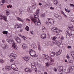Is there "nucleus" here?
<instances>
[{"instance_id": "17", "label": "nucleus", "mask_w": 74, "mask_h": 74, "mask_svg": "<svg viewBox=\"0 0 74 74\" xmlns=\"http://www.w3.org/2000/svg\"><path fill=\"white\" fill-rule=\"evenodd\" d=\"M68 30H73V27L72 25H70L67 28Z\"/></svg>"}, {"instance_id": "18", "label": "nucleus", "mask_w": 74, "mask_h": 74, "mask_svg": "<svg viewBox=\"0 0 74 74\" xmlns=\"http://www.w3.org/2000/svg\"><path fill=\"white\" fill-rule=\"evenodd\" d=\"M71 30H69V31H67L66 32V34H68L69 36H70V35H71Z\"/></svg>"}, {"instance_id": "47", "label": "nucleus", "mask_w": 74, "mask_h": 74, "mask_svg": "<svg viewBox=\"0 0 74 74\" xmlns=\"http://www.w3.org/2000/svg\"><path fill=\"white\" fill-rule=\"evenodd\" d=\"M6 15H8L10 14V12H9V11L7 10L6 11Z\"/></svg>"}, {"instance_id": "5", "label": "nucleus", "mask_w": 74, "mask_h": 74, "mask_svg": "<svg viewBox=\"0 0 74 74\" xmlns=\"http://www.w3.org/2000/svg\"><path fill=\"white\" fill-rule=\"evenodd\" d=\"M9 56L10 58H12L13 59H16L17 56L16 54H14L12 53H11V54L9 55Z\"/></svg>"}, {"instance_id": "56", "label": "nucleus", "mask_w": 74, "mask_h": 74, "mask_svg": "<svg viewBox=\"0 0 74 74\" xmlns=\"http://www.w3.org/2000/svg\"><path fill=\"white\" fill-rule=\"evenodd\" d=\"M70 6H71V7H74V5L73 4H70Z\"/></svg>"}, {"instance_id": "27", "label": "nucleus", "mask_w": 74, "mask_h": 74, "mask_svg": "<svg viewBox=\"0 0 74 74\" xmlns=\"http://www.w3.org/2000/svg\"><path fill=\"white\" fill-rule=\"evenodd\" d=\"M58 46H59V47H60L61 45L62 46L63 45L62 44V43L60 42V41H59V42H58Z\"/></svg>"}, {"instance_id": "22", "label": "nucleus", "mask_w": 74, "mask_h": 74, "mask_svg": "<svg viewBox=\"0 0 74 74\" xmlns=\"http://www.w3.org/2000/svg\"><path fill=\"white\" fill-rule=\"evenodd\" d=\"M23 58L27 62L29 60V58H28V57H23Z\"/></svg>"}, {"instance_id": "12", "label": "nucleus", "mask_w": 74, "mask_h": 74, "mask_svg": "<svg viewBox=\"0 0 74 74\" xmlns=\"http://www.w3.org/2000/svg\"><path fill=\"white\" fill-rule=\"evenodd\" d=\"M7 42H8L9 44H13V42H14V40H11L10 39H7Z\"/></svg>"}, {"instance_id": "43", "label": "nucleus", "mask_w": 74, "mask_h": 74, "mask_svg": "<svg viewBox=\"0 0 74 74\" xmlns=\"http://www.w3.org/2000/svg\"><path fill=\"white\" fill-rule=\"evenodd\" d=\"M32 66H36V64H35L34 62H33L32 63Z\"/></svg>"}, {"instance_id": "26", "label": "nucleus", "mask_w": 74, "mask_h": 74, "mask_svg": "<svg viewBox=\"0 0 74 74\" xmlns=\"http://www.w3.org/2000/svg\"><path fill=\"white\" fill-rule=\"evenodd\" d=\"M21 37L25 41H26L27 40V38H26V37L25 36H21Z\"/></svg>"}, {"instance_id": "54", "label": "nucleus", "mask_w": 74, "mask_h": 74, "mask_svg": "<svg viewBox=\"0 0 74 74\" xmlns=\"http://www.w3.org/2000/svg\"><path fill=\"white\" fill-rule=\"evenodd\" d=\"M52 39L53 40H56V37H53Z\"/></svg>"}, {"instance_id": "37", "label": "nucleus", "mask_w": 74, "mask_h": 74, "mask_svg": "<svg viewBox=\"0 0 74 74\" xmlns=\"http://www.w3.org/2000/svg\"><path fill=\"white\" fill-rule=\"evenodd\" d=\"M70 34L71 35H70L69 36H71V34H74V31H71Z\"/></svg>"}, {"instance_id": "8", "label": "nucleus", "mask_w": 74, "mask_h": 74, "mask_svg": "<svg viewBox=\"0 0 74 74\" xmlns=\"http://www.w3.org/2000/svg\"><path fill=\"white\" fill-rule=\"evenodd\" d=\"M12 44H13L12 45V47L13 48V49H15V50H18V47L16 46V44H15V43H14V42Z\"/></svg>"}, {"instance_id": "34", "label": "nucleus", "mask_w": 74, "mask_h": 74, "mask_svg": "<svg viewBox=\"0 0 74 74\" xmlns=\"http://www.w3.org/2000/svg\"><path fill=\"white\" fill-rule=\"evenodd\" d=\"M68 63H73V60H70L68 61Z\"/></svg>"}, {"instance_id": "4", "label": "nucleus", "mask_w": 74, "mask_h": 74, "mask_svg": "<svg viewBox=\"0 0 74 74\" xmlns=\"http://www.w3.org/2000/svg\"><path fill=\"white\" fill-rule=\"evenodd\" d=\"M0 19L1 20L3 19V20H4V21H6V22H7V21H8V20H7V17L4 16V15H0Z\"/></svg>"}, {"instance_id": "1", "label": "nucleus", "mask_w": 74, "mask_h": 74, "mask_svg": "<svg viewBox=\"0 0 74 74\" xmlns=\"http://www.w3.org/2000/svg\"><path fill=\"white\" fill-rule=\"evenodd\" d=\"M34 18L33 17L31 18L32 21L36 25H40L41 22H40V19L39 18L37 19L39 17V15L38 14L34 15Z\"/></svg>"}, {"instance_id": "35", "label": "nucleus", "mask_w": 74, "mask_h": 74, "mask_svg": "<svg viewBox=\"0 0 74 74\" xmlns=\"http://www.w3.org/2000/svg\"><path fill=\"white\" fill-rule=\"evenodd\" d=\"M3 34H8V32L6 31H4L3 32Z\"/></svg>"}, {"instance_id": "64", "label": "nucleus", "mask_w": 74, "mask_h": 74, "mask_svg": "<svg viewBox=\"0 0 74 74\" xmlns=\"http://www.w3.org/2000/svg\"><path fill=\"white\" fill-rule=\"evenodd\" d=\"M45 6H46V7H48V6H49V5L48 4H46V5H45Z\"/></svg>"}, {"instance_id": "9", "label": "nucleus", "mask_w": 74, "mask_h": 74, "mask_svg": "<svg viewBox=\"0 0 74 74\" xmlns=\"http://www.w3.org/2000/svg\"><path fill=\"white\" fill-rule=\"evenodd\" d=\"M11 66L12 69H13L15 71H18V68H17V69L15 68V67L16 66V65H15V64H12Z\"/></svg>"}, {"instance_id": "42", "label": "nucleus", "mask_w": 74, "mask_h": 74, "mask_svg": "<svg viewBox=\"0 0 74 74\" xmlns=\"http://www.w3.org/2000/svg\"><path fill=\"white\" fill-rule=\"evenodd\" d=\"M65 10L66 11V12H68V13H69L70 12V10L66 9V8L65 9Z\"/></svg>"}, {"instance_id": "11", "label": "nucleus", "mask_w": 74, "mask_h": 74, "mask_svg": "<svg viewBox=\"0 0 74 74\" xmlns=\"http://www.w3.org/2000/svg\"><path fill=\"white\" fill-rule=\"evenodd\" d=\"M48 21L51 24L53 25L54 23V21L52 19H50V18H48Z\"/></svg>"}, {"instance_id": "25", "label": "nucleus", "mask_w": 74, "mask_h": 74, "mask_svg": "<svg viewBox=\"0 0 74 74\" xmlns=\"http://www.w3.org/2000/svg\"><path fill=\"white\" fill-rule=\"evenodd\" d=\"M17 20L19 21H21V22H23V20L19 18V17H17Z\"/></svg>"}, {"instance_id": "31", "label": "nucleus", "mask_w": 74, "mask_h": 74, "mask_svg": "<svg viewBox=\"0 0 74 74\" xmlns=\"http://www.w3.org/2000/svg\"><path fill=\"white\" fill-rule=\"evenodd\" d=\"M36 68V66H32V70H34Z\"/></svg>"}, {"instance_id": "32", "label": "nucleus", "mask_w": 74, "mask_h": 74, "mask_svg": "<svg viewBox=\"0 0 74 74\" xmlns=\"http://www.w3.org/2000/svg\"><path fill=\"white\" fill-rule=\"evenodd\" d=\"M71 70L72 71H73L74 70V66H72L71 67H70Z\"/></svg>"}, {"instance_id": "59", "label": "nucleus", "mask_w": 74, "mask_h": 74, "mask_svg": "<svg viewBox=\"0 0 74 74\" xmlns=\"http://www.w3.org/2000/svg\"><path fill=\"white\" fill-rule=\"evenodd\" d=\"M45 16V14H42L41 17H44V16Z\"/></svg>"}, {"instance_id": "50", "label": "nucleus", "mask_w": 74, "mask_h": 74, "mask_svg": "<svg viewBox=\"0 0 74 74\" xmlns=\"http://www.w3.org/2000/svg\"><path fill=\"white\" fill-rule=\"evenodd\" d=\"M10 61L11 62H14V60L13 59H11L10 60Z\"/></svg>"}, {"instance_id": "52", "label": "nucleus", "mask_w": 74, "mask_h": 74, "mask_svg": "<svg viewBox=\"0 0 74 74\" xmlns=\"http://www.w3.org/2000/svg\"><path fill=\"white\" fill-rule=\"evenodd\" d=\"M50 9H51V10H54L55 9V8H54L52 7H50Z\"/></svg>"}, {"instance_id": "30", "label": "nucleus", "mask_w": 74, "mask_h": 74, "mask_svg": "<svg viewBox=\"0 0 74 74\" xmlns=\"http://www.w3.org/2000/svg\"><path fill=\"white\" fill-rule=\"evenodd\" d=\"M19 27H21L18 25H16L15 27V28H19Z\"/></svg>"}, {"instance_id": "13", "label": "nucleus", "mask_w": 74, "mask_h": 74, "mask_svg": "<svg viewBox=\"0 0 74 74\" xmlns=\"http://www.w3.org/2000/svg\"><path fill=\"white\" fill-rule=\"evenodd\" d=\"M62 52V50H60L59 51H58L57 53H56V56H59V55H60V54Z\"/></svg>"}, {"instance_id": "24", "label": "nucleus", "mask_w": 74, "mask_h": 74, "mask_svg": "<svg viewBox=\"0 0 74 74\" xmlns=\"http://www.w3.org/2000/svg\"><path fill=\"white\" fill-rule=\"evenodd\" d=\"M32 7L33 8L35 9L37 7V5L34 4L32 5Z\"/></svg>"}, {"instance_id": "7", "label": "nucleus", "mask_w": 74, "mask_h": 74, "mask_svg": "<svg viewBox=\"0 0 74 74\" xmlns=\"http://www.w3.org/2000/svg\"><path fill=\"white\" fill-rule=\"evenodd\" d=\"M58 30V28L56 27H53L51 28V31L54 33H57Z\"/></svg>"}, {"instance_id": "48", "label": "nucleus", "mask_w": 74, "mask_h": 74, "mask_svg": "<svg viewBox=\"0 0 74 74\" xmlns=\"http://www.w3.org/2000/svg\"><path fill=\"white\" fill-rule=\"evenodd\" d=\"M60 36V34H57V37H58V38H59Z\"/></svg>"}, {"instance_id": "60", "label": "nucleus", "mask_w": 74, "mask_h": 74, "mask_svg": "<svg viewBox=\"0 0 74 74\" xmlns=\"http://www.w3.org/2000/svg\"><path fill=\"white\" fill-rule=\"evenodd\" d=\"M35 71L36 72H37V68H35Z\"/></svg>"}, {"instance_id": "33", "label": "nucleus", "mask_w": 74, "mask_h": 74, "mask_svg": "<svg viewBox=\"0 0 74 74\" xmlns=\"http://www.w3.org/2000/svg\"><path fill=\"white\" fill-rule=\"evenodd\" d=\"M58 41L57 40H54L53 41V44H57Z\"/></svg>"}, {"instance_id": "49", "label": "nucleus", "mask_w": 74, "mask_h": 74, "mask_svg": "<svg viewBox=\"0 0 74 74\" xmlns=\"http://www.w3.org/2000/svg\"><path fill=\"white\" fill-rule=\"evenodd\" d=\"M60 32H62V30L58 29V31H57V33H60Z\"/></svg>"}, {"instance_id": "62", "label": "nucleus", "mask_w": 74, "mask_h": 74, "mask_svg": "<svg viewBox=\"0 0 74 74\" xmlns=\"http://www.w3.org/2000/svg\"><path fill=\"white\" fill-rule=\"evenodd\" d=\"M71 36H72V37H74V34H71Z\"/></svg>"}, {"instance_id": "41", "label": "nucleus", "mask_w": 74, "mask_h": 74, "mask_svg": "<svg viewBox=\"0 0 74 74\" xmlns=\"http://www.w3.org/2000/svg\"><path fill=\"white\" fill-rule=\"evenodd\" d=\"M7 7L8 8H9V7H10V8H12V5H8L7 6Z\"/></svg>"}, {"instance_id": "2", "label": "nucleus", "mask_w": 74, "mask_h": 74, "mask_svg": "<svg viewBox=\"0 0 74 74\" xmlns=\"http://www.w3.org/2000/svg\"><path fill=\"white\" fill-rule=\"evenodd\" d=\"M43 58H45V59L47 60V62H51V64H50L51 65L53 64V62H54V60L52 59L51 57H50L49 58V56L48 55H46L45 54H43Z\"/></svg>"}, {"instance_id": "53", "label": "nucleus", "mask_w": 74, "mask_h": 74, "mask_svg": "<svg viewBox=\"0 0 74 74\" xmlns=\"http://www.w3.org/2000/svg\"><path fill=\"white\" fill-rule=\"evenodd\" d=\"M46 66L47 67H48L49 66V63L48 62H47L46 63Z\"/></svg>"}, {"instance_id": "29", "label": "nucleus", "mask_w": 74, "mask_h": 74, "mask_svg": "<svg viewBox=\"0 0 74 74\" xmlns=\"http://www.w3.org/2000/svg\"><path fill=\"white\" fill-rule=\"evenodd\" d=\"M54 5H56L58 4V1L56 0H54Z\"/></svg>"}, {"instance_id": "19", "label": "nucleus", "mask_w": 74, "mask_h": 74, "mask_svg": "<svg viewBox=\"0 0 74 74\" xmlns=\"http://www.w3.org/2000/svg\"><path fill=\"white\" fill-rule=\"evenodd\" d=\"M42 30L43 32H47V29L45 27H42Z\"/></svg>"}, {"instance_id": "6", "label": "nucleus", "mask_w": 74, "mask_h": 74, "mask_svg": "<svg viewBox=\"0 0 74 74\" xmlns=\"http://www.w3.org/2000/svg\"><path fill=\"white\" fill-rule=\"evenodd\" d=\"M14 39L18 43H21V39H20L19 37H18V36H16L14 37Z\"/></svg>"}, {"instance_id": "28", "label": "nucleus", "mask_w": 74, "mask_h": 74, "mask_svg": "<svg viewBox=\"0 0 74 74\" xmlns=\"http://www.w3.org/2000/svg\"><path fill=\"white\" fill-rule=\"evenodd\" d=\"M71 53L72 56V57L74 58V51H72Z\"/></svg>"}, {"instance_id": "61", "label": "nucleus", "mask_w": 74, "mask_h": 74, "mask_svg": "<svg viewBox=\"0 0 74 74\" xmlns=\"http://www.w3.org/2000/svg\"><path fill=\"white\" fill-rule=\"evenodd\" d=\"M72 22H74V18H73L71 20Z\"/></svg>"}, {"instance_id": "46", "label": "nucleus", "mask_w": 74, "mask_h": 74, "mask_svg": "<svg viewBox=\"0 0 74 74\" xmlns=\"http://www.w3.org/2000/svg\"><path fill=\"white\" fill-rule=\"evenodd\" d=\"M0 62L1 63H3L4 62V61L3 60H0Z\"/></svg>"}, {"instance_id": "20", "label": "nucleus", "mask_w": 74, "mask_h": 74, "mask_svg": "<svg viewBox=\"0 0 74 74\" xmlns=\"http://www.w3.org/2000/svg\"><path fill=\"white\" fill-rule=\"evenodd\" d=\"M51 55L52 57H54L55 56V53L53 52L51 53Z\"/></svg>"}, {"instance_id": "38", "label": "nucleus", "mask_w": 74, "mask_h": 74, "mask_svg": "<svg viewBox=\"0 0 74 74\" xmlns=\"http://www.w3.org/2000/svg\"><path fill=\"white\" fill-rule=\"evenodd\" d=\"M39 12H40V9H38L36 10V14H39Z\"/></svg>"}, {"instance_id": "51", "label": "nucleus", "mask_w": 74, "mask_h": 74, "mask_svg": "<svg viewBox=\"0 0 74 74\" xmlns=\"http://www.w3.org/2000/svg\"><path fill=\"white\" fill-rule=\"evenodd\" d=\"M22 14H23V13L20 12L19 14V16H22Z\"/></svg>"}, {"instance_id": "15", "label": "nucleus", "mask_w": 74, "mask_h": 74, "mask_svg": "<svg viewBox=\"0 0 74 74\" xmlns=\"http://www.w3.org/2000/svg\"><path fill=\"white\" fill-rule=\"evenodd\" d=\"M11 67L8 66H5V69L7 70V71H10V70H11Z\"/></svg>"}, {"instance_id": "39", "label": "nucleus", "mask_w": 74, "mask_h": 74, "mask_svg": "<svg viewBox=\"0 0 74 74\" xmlns=\"http://www.w3.org/2000/svg\"><path fill=\"white\" fill-rule=\"evenodd\" d=\"M70 73V69H68V70L66 71V74H67L68 73Z\"/></svg>"}, {"instance_id": "23", "label": "nucleus", "mask_w": 74, "mask_h": 74, "mask_svg": "<svg viewBox=\"0 0 74 74\" xmlns=\"http://www.w3.org/2000/svg\"><path fill=\"white\" fill-rule=\"evenodd\" d=\"M22 47L23 49H27V47L26 45H22Z\"/></svg>"}, {"instance_id": "40", "label": "nucleus", "mask_w": 74, "mask_h": 74, "mask_svg": "<svg viewBox=\"0 0 74 74\" xmlns=\"http://www.w3.org/2000/svg\"><path fill=\"white\" fill-rule=\"evenodd\" d=\"M25 29L26 30H27V31H29V27L28 26H27L25 28Z\"/></svg>"}, {"instance_id": "63", "label": "nucleus", "mask_w": 74, "mask_h": 74, "mask_svg": "<svg viewBox=\"0 0 74 74\" xmlns=\"http://www.w3.org/2000/svg\"><path fill=\"white\" fill-rule=\"evenodd\" d=\"M46 25H49V23L47 22L46 23Z\"/></svg>"}, {"instance_id": "55", "label": "nucleus", "mask_w": 74, "mask_h": 74, "mask_svg": "<svg viewBox=\"0 0 74 74\" xmlns=\"http://www.w3.org/2000/svg\"><path fill=\"white\" fill-rule=\"evenodd\" d=\"M68 48L69 49H70V48H71V46H68Z\"/></svg>"}, {"instance_id": "36", "label": "nucleus", "mask_w": 74, "mask_h": 74, "mask_svg": "<svg viewBox=\"0 0 74 74\" xmlns=\"http://www.w3.org/2000/svg\"><path fill=\"white\" fill-rule=\"evenodd\" d=\"M61 14H63V15H64V16L65 17V18H67V16L65 14L64 12H63L62 11L61 12Z\"/></svg>"}, {"instance_id": "14", "label": "nucleus", "mask_w": 74, "mask_h": 74, "mask_svg": "<svg viewBox=\"0 0 74 74\" xmlns=\"http://www.w3.org/2000/svg\"><path fill=\"white\" fill-rule=\"evenodd\" d=\"M46 34H42L41 35V38L43 39H44L46 38Z\"/></svg>"}, {"instance_id": "45", "label": "nucleus", "mask_w": 74, "mask_h": 74, "mask_svg": "<svg viewBox=\"0 0 74 74\" xmlns=\"http://www.w3.org/2000/svg\"><path fill=\"white\" fill-rule=\"evenodd\" d=\"M2 3H3L1 4V5H3V4H4V3H5V0H2Z\"/></svg>"}, {"instance_id": "3", "label": "nucleus", "mask_w": 74, "mask_h": 74, "mask_svg": "<svg viewBox=\"0 0 74 74\" xmlns=\"http://www.w3.org/2000/svg\"><path fill=\"white\" fill-rule=\"evenodd\" d=\"M29 53L30 55L32 56H35L36 52L33 49L29 50Z\"/></svg>"}, {"instance_id": "44", "label": "nucleus", "mask_w": 74, "mask_h": 74, "mask_svg": "<svg viewBox=\"0 0 74 74\" xmlns=\"http://www.w3.org/2000/svg\"><path fill=\"white\" fill-rule=\"evenodd\" d=\"M66 57L67 58V59H69L70 58V57L68 54H67L66 55Z\"/></svg>"}, {"instance_id": "57", "label": "nucleus", "mask_w": 74, "mask_h": 74, "mask_svg": "<svg viewBox=\"0 0 74 74\" xmlns=\"http://www.w3.org/2000/svg\"><path fill=\"white\" fill-rule=\"evenodd\" d=\"M27 10L29 11H31V9H30V8H28Z\"/></svg>"}, {"instance_id": "58", "label": "nucleus", "mask_w": 74, "mask_h": 74, "mask_svg": "<svg viewBox=\"0 0 74 74\" xmlns=\"http://www.w3.org/2000/svg\"><path fill=\"white\" fill-rule=\"evenodd\" d=\"M53 70L55 71H57V69L55 68H54L53 69Z\"/></svg>"}, {"instance_id": "21", "label": "nucleus", "mask_w": 74, "mask_h": 74, "mask_svg": "<svg viewBox=\"0 0 74 74\" xmlns=\"http://www.w3.org/2000/svg\"><path fill=\"white\" fill-rule=\"evenodd\" d=\"M38 50L39 51H41V46H40V43H38Z\"/></svg>"}, {"instance_id": "16", "label": "nucleus", "mask_w": 74, "mask_h": 74, "mask_svg": "<svg viewBox=\"0 0 74 74\" xmlns=\"http://www.w3.org/2000/svg\"><path fill=\"white\" fill-rule=\"evenodd\" d=\"M59 68V69H58V71L60 72H61V73H62L63 72V67L62 66H61V67H58V69Z\"/></svg>"}, {"instance_id": "10", "label": "nucleus", "mask_w": 74, "mask_h": 74, "mask_svg": "<svg viewBox=\"0 0 74 74\" xmlns=\"http://www.w3.org/2000/svg\"><path fill=\"white\" fill-rule=\"evenodd\" d=\"M25 71L26 72H28V73H32L33 71L32 69L29 68H25Z\"/></svg>"}]
</instances>
